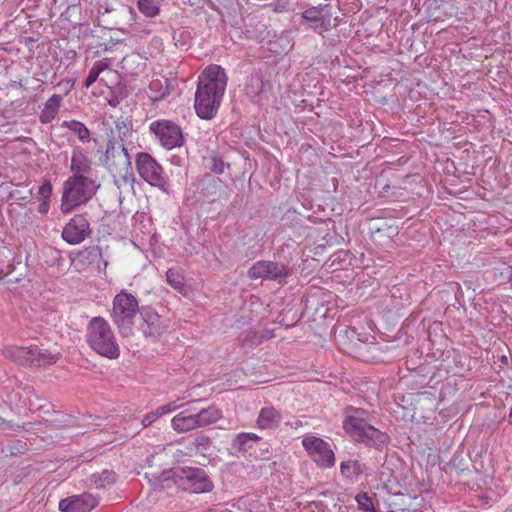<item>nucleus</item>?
I'll list each match as a JSON object with an SVG mask.
<instances>
[{
  "mask_svg": "<svg viewBox=\"0 0 512 512\" xmlns=\"http://www.w3.org/2000/svg\"><path fill=\"white\" fill-rule=\"evenodd\" d=\"M227 82V74L220 65L211 64L201 72L194 104L195 111L201 119L210 120L216 116Z\"/></svg>",
  "mask_w": 512,
  "mask_h": 512,
  "instance_id": "f257e3e1",
  "label": "nucleus"
},
{
  "mask_svg": "<svg viewBox=\"0 0 512 512\" xmlns=\"http://www.w3.org/2000/svg\"><path fill=\"white\" fill-rule=\"evenodd\" d=\"M366 413L364 409L346 406L343 410V429L355 441L382 450L389 443V436L370 425L364 418Z\"/></svg>",
  "mask_w": 512,
  "mask_h": 512,
  "instance_id": "f03ea898",
  "label": "nucleus"
},
{
  "mask_svg": "<svg viewBox=\"0 0 512 512\" xmlns=\"http://www.w3.org/2000/svg\"><path fill=\"white\" fill-rule=\"evenodd\" d=\"M86 341L98 355L114 360L120 356V346L110 324L100 316L93 317L88 325Z\"/></svg>",
  "mask_w": 512,
  "mask_h": 512,
  "instance_id": "7ed1b4c3",
  "label": "nucleus"
},
{
  "mask_svg": "<svg viewBox=\"0 0 512 512\" xmlns=\"http://www.w3.org/2000/svg\"><path fill=\"white\" fill-rule=\"evenodd\" d=\"M100 185L91 177L71 175L63 183L61 211L69 213L74 208L87 203L96 194Z\"/></svg>",
  "mask_w": 512,
  "mask_h": 512,
  "instance_id": "20e7f679",
  "label": "nucleus"
},
{
  "mask_svg": "<svg viewBox=\"0 0 512 512\" xmlns=\"http://www.w3.org/2000/svg\"><path fill=\"white\" fill-rule=\"evenodd\" d=\"M140 313L141 307L133 294L122 290L115 295L112 302L111 317L121 334L129 335L132 333L135 318Z\"/></svg>",
  "mask_w": 512,
  "mask_h": 512,
  "instance_id": "39448f33",
  "label": "nucleus"
},
{
  "mask_svg": "<svg viewBox=\"0 0 512 512\" xmlns=\"http://www.w3.org/2000/svg\"><path fill=\"white\" fill-rule=\"evenodd\" d=\"M100 162L113 177L127 181L128 175H132L131 157L125 145L116 141V137L108 140Z\"/></svg>",
  "mask_w": 512,
  "mask_h": 512,
  "instance_id": "423d86ee",
  "label": "nucleus"
},
{
  "mask_svg": "<svg viewBox=\"0 0 512 512\" xmlns=\"http://www.w3.org/2000/svg\"><path fill=\"white\" fill-rule=\"evenodd\" d=\"M135 162L138 174L145 182L164 192L168 190L169 183L164 169L149 153L139 152Z\"/></svg>",
  "mask_w": 512,
  "mask_h": 512,
  "instance_id": "0eeeda50",
  "label": "nucleus"
},
{
  "mask_svg": "<svg viewBox=\"0 0 512 512\" xmlns=\"http://www.w3.org/2000/svg\"><path fill=\"white\" fill-rule=\"evenodd\" d=\"M5 355L24 366H42L56 363L57 357L38 346H13L5 350Z\"/></svg>",
  "mask_w": 512,
  "mask_h": 512,
  "instance_id": "6e6552de",
  "label": "nucleus"
},
{
  "mask_svg": "<svg viewBox=\"0 0 512 512\" xmlns=\"http://www.w3.org/2000/svg\"><path fill=\"white\" fill-rule=\"evenodd\" d=\"M292 274V269L282 263L268 260L255 262L248 270L247 276L252 279H267L278 284H286L287 278Z\"/></svg>",
  "mask_w": 512,
  "mask_h": 512,
  "instance_id": "1a4fd4ad",
  "label": "nucleus"
},
{
  "mask_svg": "<svg viewBox=\"0 0 512 512\" xmlns=\"http://www.w3.org/2000/svg\"><path fill=\"white\" fill-rule=\"evenodd\" d=\"M149 129L161 145L168 150L180 147L184 143L182 130L173 121L165 119L156 120L150 124Z\"/></svg>",
  "mask_w": 512,
  "mask_h": 512,
  "instance_id": "9d476101",
  "label": "nucleus"
},
{
  "mask_svg": "<svg viewBox=\"0 0 512 512\" xmlns=\"http://www.w3.org/2000/svg\"><path fill=\"white\" fill-rule=\"evenodd\" d=\"M302 445L318 466L322 468H330L334 466V452L330 445L323 439L308 435L303 438Z\"/></svg>",
  "mask_w": 512,
  "mask_h": 512,
  "instance_id": "9b49d317",
  "label": "nucleus"
},
{
  "mask_svg": "<svg viewBox=\"0 0 512 512\" xmlns=\"http://www.w3.org/2000/svg\"><path fill=\"white\" fill-rule=\"evenodd\" d=\"M272 84L265 79L264 72L258 69L251 73L244 84L246 96L255 104L261 105L269 99Z\"/></svg>",
  "mask_w": 512,
  "mask_h": 512,
  "instance_id": "f8f14e48",
  "label": "nucleus"
},
{
  "mask_svg": "<svg viewBox=\"0 0 512 512\" xmlns=\"http://www.w3.org/2000/svg\"><path fill=\"white\" fill-rule=\"evenodd\" d=\"M179 478L193 493H206L212 491L214 484L206 471L198 467H182Z\"/></svg>",
  "mask_w": 512,
  "mask_h": 512,
  "instance_id": "ddd939ff",
  "label": "nucleus"
},
{
  "mask_svg": "<svg viewBox=\"0 0 512 512\" xmlns=\"http://www.w3.org/2000/svg\"><path fill=\"white\" fill-rule=\"evenodd\" d=\"M140 316L144 322L142 331L145 336L160 337L170 326V320L159 315L155 309L150 306H142Z\"/></svg>",
  "mask_w": 512,
  "mask_h": 512,
  "instance_id": "4468645a",
  "label": "nucleus"
},
{
  "mask_svg": "<svg viewBox=\"0 0 512 512\" xmlns=\"http://www.w3.org/2000/svg\"><path fill=\"white\" fill-rule=\"evenodd\" d=\"M90 234L91 229L87 218L77 214L63 228L62 238L67 243L75 245L83 242Z\"/></svg>",
  "mask_w": 512,
  "mask_h": 512,
  "instance_id": "2eb2a0df",
  "label": "nucleus"
},
{
  "mask_svg": "<svg viewBox=\"0 0 512 512\" xmlns=\"http://www.w3.org/2000/svg\"><path fill=\"white\" fill-rule=\"evenodd\" d=\"M99 504L97 497L91 493L73 495L59 502V510L62 512H90Z\"/></svg>",
  "mask_w": 512,
  "mask_h": 512,
  "instance_id": "dca6fc26",
  "label": "nucleus"
},
{
  "mask_svg": "<svg viewBox=\"0 0 512 512\" xmlns=\"http://www.w3.org/2000/svg\"><path fill=\"white\" fill-rule=\"evenodd\" d=\"M301 18L310 24V27L317 33L322 34L331 28V15L324 14L322 6L306 9Z\"/></svg>",
  "mask_w": 512,
  "mask_h": 512,
  "instance_id": "f3484780",
  "label": "nucleus"
},
{
  "mask_svg": "<svg viewBox=\"0 0 512 512\" xmlns=\"http://www.w3.org/2000/svg\"><path fill=\"white\" fill-rule=\"evenodd\" d=\"M70 170L72 175H81L82 177H90L92 172V163L87 153L80 147H76L72 151Z\"/></svg>",
  "mask_w": 512,
  "mask_h": 512,
  "instance_id": "a211bd4d",
  "label": "nucleus"
},
{
  "mask_svg": "<svg viewBox=\"0 0 512 512\" xmlns=\"http://www.w3.org/2000/svg\"><path fill=\"white\" fill-rule=\"evenodd\" d=\"M282 420L281 413L274 406L263 407L256 420L259 429L273 430L278 428Z\"/></svg>",
  "mask_w": 512,
  "mask_h": 512,
  "instance_id": "6ab92c4d",
  "label": "nucleus"
},
{
  "mask_svg": "<svg viewBox=\"0 0 512 512\" xmlns=\"http://www.w3.org/2000/svg\"><path fill=\"white\" fill-rule=\"evenodd\" d=\"M260 440L261 437L255 433L241 432L234 437L231 445L234 450L245 455L254 449Z\"/></svg>",
  "mask_w": 512,
  "mask_h": 512,
  "instance_id": "aec40b11",
  "label": "nucleus"
},
{
  "mask_svg": "<svg viewBox=\"0 0 512 512\" xmlns=\"http://www.w3.org/2000/svg\"><path fill=\"white\" fill-rule=\"evenodd\" d=\"M62 101L59 94L52 95L44 104V108L40 112L39 120L42 124H48L56 117Z\"/></svg>",
  "mask_w": 512,
  "mask_h": 512,
  "instance_id": "412c9836",
  "label": "nucleus"
},
{
  "mask_svg": "<svg viewBox=\"0 0 512 512\" xmlns=\"http://www.w3.org/2000/svg\"><path fill=\"white\" fill-rule=\"evenodd\" d=\"M171 425L178 433H185L196 429L189 409H185L174 416L171 420Z\"/></svg>",
  "mask_w": 512,
  "mask_h": 512,
  "instance_id": "4be33fe9",
  "label": "nucleus"
},
{
  "mask_svg": "<svg viewBox=\"0 0 512 512\" xmlns=\"http://www.w3.org/2000/svg\"><path fill=\"white\" fill-rule=\"evenodd\" d=\"M170 93L168 79H153L149 83V97L153 101H160Z\"/></svg>",
  "mask_w": 512,
  "mask_h": 512,
  "instance_id": "5701e85b",
  "label": "nucleus"
},
{
  "mask_svg": "<svg viewBox=\"0 0 512 512\" xmlns=\"http://www.w3.org/2000/svg\"><path fill=\"white\" fill-rule=\"evenodd\" d=\"M364 470L365 466L358 460L349 459L347 461L341 462L340 465L341 474L349 480L358 478L364 472Z\"/></svg>",
  "mask_w": 512,
  "mask_h": 512,
  "instance_id": "b1692460",
  "label": "nucleus"
},
{
  "mask_svg": "<svg viewBox=\"0 0 512 512\" xmlns=\"http://www.w3.org/2000/svg\"><path fill=\"white\" fill-rule=\"evenodd\" d=\"M63 128L69 129L71 132H73L75 135H77L78 139L82 143H86L90 141L91 138V132L86 127V125L80 121L77 120H69V121H63L62 125Z\"/></svg>",
  "mask_w": 512,
  "mask_h": 512,
  "instance_id": "393cba45",
  "label": "nucleus"
},
{
  "mask_svg": "<svg viewBox=\"0 0 512 512\" xmlns=\"http://www.w3.org/2000/svg\"><path fill=\"white\" fill-rule=\"evenodd\" d=\"M91 483L97 489H105L113 485L116 481V474L112 470H103L100 473H94L90 477Z\"/></svg>",
  "mask_w": 512,
  "mask_h": 512,
  "instance_id": "a878e982",
  "label": "nucleus"
},
{
  "mask_svg": "<svg viewBox=\"0 0 512 512\" xmlns=\"http://www.w3.org/2000/svg\"><path fill=\"white\" fill-rule=\"evenodd\" d=\"M90 265H95L100 268L101 264L104 265V268L107 266V261H105L102 257V249L99 246H90L87 247L80 254Z\"/></svg>",
  "mask_w": 512,
  "mask_h": 512,
  "instance_id": "bb28decb",
  "label": "nucleus"
},
{
  "mask_svg": "<svg viewBox=\"0 0 512 512\" xmlns=\"http://www.w3.org/2000/svg\"><path fill=\"white\" fill-rule=\"evenodd\" d=\"M137 8L147 18H155L160 14V6L156 0H137Z\"/></svg>",
  "mask_w": 512,
  "mask_h": 512,
  "instance_id": "cd10ccee",
  "label": "nucleus"
},
{
  "mask_svg": "<svg viewBox=\"0 0 512 512\" xmlns=\"http://www.w3.org/2000/svg\"><path fill=\"white\" fill-rule=\"evenodd\" d=\"M205 427L216 423L222 418V411L214 405L198 409Z\"/></svg>",
  "mask_w": 512,
  "mask_h": 512,
  "instance_id": "c85d7f7f",
  "label": "nucleus"
},
{
  "mask_svg": "<svg viewBox=\"0 0 512 512\" xmlns=\"http://www.w3.org/2000/svg\"><path fill=\"white\" fill-rule=\"evenodd\" d=\"M166 281L176 291L182 292L184 290V277L177 269H168L166 272Z\"/></svg>",
  "mask_w": 512,
  "mask_h": 512,
  "instance_id": "c756f323",
  "label": "nucleus"
},
{
  "mask_svg": "<svg viewBox=\"0 0 512 512\" xmlns=\"http://www.w3.org/2000/svg\"><path fill=\"white\" fill-rule=\"evenodd\" d=\"M107 67L108 65L104 61H96L92 68L89 70L88 76L84 82V87L89 88L93 83H95L100 73L103 72Z\"/></svg>",
  "mask_w": 512,
  "mask_h": 512,
  "instance_id": "7c9ffc66",
  "label": "nucleus"
},
{
  "mask_svg": "<svg viewBox=\"0 0 512 512\" xmlns=\"http://www.w3.org/2000/svg\"><path fill=\"white\" fill-rule=\"evenodd\" d=\"M221 181L212 177H208L202 181L201 193L204 196H215L221 189Z\"/></svg>",
  "mask_w": 512,
  "mask_h": 512,
  "instance_id": "2f4dec72",
  "label": "nucleus"
},
{
  "mask_svg": "<svg viewBox=\"0 0 512 512\" xmlns=\"http://www.w3.org/2000/svg\"><path fill=\"white\" fill-rule=\"evenodd\" d=\"M117 132L116 141L124 144V141L131 135V123L127 119H118L115 122Z\"/></svg>",
  "mask_w": 512,
  "mask_h": 512,
  "instance_id": "473e14b6",
  "label": "nucleus"
},
{
  "mask_svg": "<svg viewBox=\"0 0 512 512\" xmlns=\"http://www.w3.org/2000/svg\"><path fill=\"white\" fill-rule=\"evenodd\" d=\"M43 254L47 257L45 260L46 264L49 266H57L60 267L63 262L64 258L62 256V253L60 250L54 248V247H47Z\"/></svg>",
  "mask_w": 512,
  "mask_h": 512,
  "instance_id": "72a5a7b5",
  "label": "nucleus"
},
{
  "mask_svg": "<svg viewBox=\"0 0 512 512\" xmlns=\"http://www.w3.org/2000/svg\"><path fill=\"white\" fill-rule=\"evenodd\" d=\"M239 341L242 346H252L256 344H260L263 341V336L259 335L257 332L253 330H247L241 333L239 337Z\"/></svg>",
  "mask_w": 512,
  "mask_h": 512,
  "instance_id": "f704fd0d",
  "label": "nucleus"
},
{
  "mask_svg": "<svg viewBox=\"0 0 512 512\" xmlns=\"http://www.w3.org/2000/svg\"><path fill=\"white\" fill-rule=\"evenodd\" d=\"M358 507L364 512H377L375 510L372 498L367 493H362L356 496Z\"/></svg>",
  "mask_w": 512,
  "mask_h": 512,
  "instance_id": "c9c22d12",
  "label": "nucleus"
},
{
  "mask_svg": "<svg viewBox=\"0 0 512 512\" xmlns=\"http://www.w3.org/2000/svg\"><path fill=\"white\" fill-rule=\"evenodd\" d=\"M210 169L216 174H222L225 170L224 161L217 156H213L210 158Z\"/></svg>",
  "mask_w": 512,
  "mask_h": 512,
  "instance_id": "e433bc0d",
  "label": "nucleus"
},
{
  "mask_svg": "<svg viewBox=\"0 0 512 512\" xmlns=\"http://www.w3.org/2000/svg\"><path fill=\"white\" fill-rule=\"evenodd\" d=\"M52 184L49 180H44L42 185L39 187L38 194L43 200H50L52 194Z\"/></svg>",
  "mask_w": 512,
  "mask_h": 512,
  "instance_id": "4c0bfd02",
  "label": "nucleus"
},
{
  "mask_svg": "<svg viewBox=\"0 0 512 512\" xmlns=\"http://www.w3.org/2000/svg\"><path fill=\"white\" fill-rule=\"evenodd\" d=\"M189 412L192 416V419H193V422H194V425H195V428L198 429V428H204L205 425L202 421V418H201V415L198 411V409L196 408H192V409H189Z\"/></svg>",
  "mask_w": 512,
  "mask_h": 512,
  "instance_id": "58836bf2",
  "label": "nucleus"
},
{
  "mask_svg": "<svg viewBox=\"0 0 512 512\" xmlns=\"http://www.w3.org/2000/svg\"><path fill=\"white\" fill-rule=\"evenodd\" d=\"M209 443H210V438L206 435L197 436L193 441V445L195 447H200V446L206 447V446H208Z\"/></svg>",
  "mask_w": 512,
  "mask_h": 512,
  "instance_id": "ea45409f",
  "label": "nucleus"
},
{
  "mask_svg": "<svg viewBox=\"0 0 512 512\" xmlns=\"http://www.w3.org/2000/svg\"><path fill=\"white\" fill-rule=\"evenodd\" d=\"M157 420L155 414L153 411H151L150 413L146 414L142 421H141V424L143 427H148L150 426L152 423H154L155 421Z\"/></svg>",
  "mask_w": 512,
  "mask_h": 512,
  "instance_id": "a19ab883",
  "label": "nucleus"
},
{
  "mask_svg": "<svg viewBox=\"0 0 512 512\" xmlns=\"http://www.w3.org/2000/svg\"><path fill=\"white\" fill-rule=\"evenodd\" d=\"M50 208V200H43L38 206V212L40 214H47Z\"/></svg>",
  "mask_w": 512,
  "mask_h": 512,
  "instance_id": "79ce46f5",
  "label": "nucleus"
},
{
  "mask_svg": "<svg viewBox=\"0 0 512 512\" xmlns=\"http://www.w3.org/2000/svg\"><path fill=\"white\" fill-rule=\"evenodd\" d=\"M163 407L165 408V413L167 414L175 411L177 408L180 407V405H178L176 402H171L166 405H163Z\"/></svg>",
  "mask_w": 512,
  "mask_h": 512,
  "instance_id": "37998d69",
  "label": "nucleus"
},
{
  "mask_svg": "<svg viewBox=\"0 0 512 512\" xmlns=\"http://www.w3.org/2000/svg\"><path fill=\"white\" fill-rule=\"evenodd\" d=\"M156 418L158 419L159 417H161L162 415H165V408L163 406H160L158 407L155 411H153Z\"/></svg>",
  "mask_w": 512,
  "mask_h": 512,
  "instance_id": "c03bdc74",
  "label": "nucleus"
},
{
  "mask_svg": "<svg viewBox=\"0 0 512 512\" xmlns=\"http://www.w3.org/2000/svg\"><path fill=\"white\" fill-rule=\"evenodd\" d=\"M1 424H6L11 429L14 428V424L11 421H6V420H4L3 418L0 417V425Z\"/></svg>",
  "mask_w": 512,
  "mask_h": 512,
  "instance_id": "a18cd8bd",
  "label": "nucleus"
},
{
  "mask_svg": "<svg viewBox=\"0 0 512 512\" xmlns=\"http://www.w3.org/2000/svg\"><path fill=\"white\" fill-rule=\"evenodd\" d=\"M19 281H20V279H19L18 277H15V278H8L7 283H9V284H10V283H17V282H19Z\"/></svg>",
  "mask_w": 512,
  "mask_h": 512,
  "instance_id": "49530a36",
  "label": "nucleus"
},
{
  "mask_svg": "<svg viewBox=\"0 0 512 512\" xmlns=\"http://www.w3.org/2000/svg\"><path fill=\"white\" fill-rule=\"evenodd\" d=\"M5 276L4 272L2 269H0V280L3 279V277Z\"/></svg>",
  "mask_w": 512,
  "mask_h": 512,
  "instance_id": "de8ad7c7",
  "label": "nucleus"
},
{
  "mask_svg": "<svg viewBox=\"0 0 512 512\" xmlns=\"http://www.w3.org/2000/svg\"><path fill=\"white\" fill-rule=\"evenodd\" d=\"M504 512H512V505L508 507Z\"/></svg>",
  "mask_w": 512,
  "mask_h": 512,
  "instance_id": "09e8293b",
  "label": "nucleus"
},
{
  "mask_svg": "<svg viewBox=\"0 0 512 512\" xmlns=\"http://www.w3.org/2000/svg\"><path fill=\"white\" fill-rule=\"evenodd\" d=\"M109 104H110L111 106H116V103H115V102H113V101H109Z\"/></svg>",
  "mask_w": 512,
  "mask_h": 512,
  "instance_id": "8fccbe9b",
  "label": "nucleus"
},
{
  "mask_svg": "<svg viewBox=\"0 0 512 512\" xmlns=\"http://www.w3.org/2000/svg\"><path fill=\"white\" fill-rule=\"evenodd\" d=\"M506 359H507L506 356L502 357V361H506Z\"/></svg>",
  "mask_w": 512,
  "mask_h": 512,
  "instance_id": "3c124183",
  "label": "nucleus"
}]
</instances>
